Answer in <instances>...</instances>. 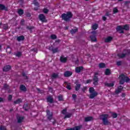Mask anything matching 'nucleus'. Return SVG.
Here are the masks:
<instances>
[{"mask_svg":"<svg viewBox=\"0 0 130 130\" xmlns=\"http://www.w3.org/2000/svg\"><path fill=\"white\" fill-rule=\"evenodd\" d=\"M49 50H50L53 53H56V52H58V48H55L53 47V46H51L49 47L48 48Z\"/></svg>","mask_w":130,"mask_h":130,"instance_id":"9b49d317","label":"nucleus"},{"mask_svg":"<svg viewBox=\"0 0 130 130\" xmlns=\"http://www.w3.org/2000/svg\"><path fill=\"white\" fill-rule=\"evenodd\" d=\"M67 109H65L62 110V114H64V115L67 114Z\"/></svg>","mask_w":130,"mask_h":130,"instance_id":"49530a36","label":"nucleus"},{"mask_svg":"<svg viewBox=\"0 0 130 130\" xmlns=\"http://www.w3.org/2000/svg\"><path fill=\"white\" fill-rule=\"evenodd\" d=\"M76 85L75 86V91H79L80 88H81V84L76 83Z\"/></svg>","mask_w":130,"mask_h":130,"instance_id":"5701e85b","label":"nucleus"},{"mask_svg":"<svg viewBox=\"0 0 130 130\" xmlns=\"http://www.w3.org/2000/svg\"><path fill=\"white\" fill-rule=\"evenodd\" d=\"M24 120V117H17V122L18 123H21L22 121Z\"/></svg>","mask_w":130,"mask_h":130,"instance_id":"4be33fe9","label":"nucleus"},{"mask_svg":"<svg viewBox=\"0 0 130 130\" xmlns=\"http://www.w3.org/2000/svg\"><path fill=\"white\" fill-rule=\"evenodd\" d=\"M4 101H5V100L2 98H0V103L4 102Z\"/></svg>","mask_w":130,"mask_h":130,"instance_id":"4d7b16f0","label":"nucleus"},{"mask_svg":"<svg viewBox=\"0 0 130 130\" xmlns=\"http://www.w3.org/2000/svg\"><path fill=\"white\" fill-rule=\"evenodd\" d=\"M11 70V66L10 65L4 67L3 69L4 72H9Z\"/></svg>","mask_w":130,"mask_h":130,"instance_id":"6ab92c4d","label":"nucleus"},{"mask_svg":"<svg viewBox=\"0 0 130 130\" xmlns=\"http://www.w3.org/2000/svg\"><path fill=\"white\" fill-rule=\"evenodd\" d=\"M23 107L24 110H25L26 111L29 110V107L28 106V104H24Z\"/></svg>","mask_w":130,"mask_h":130,"instance_id":"a878e982","label":"nucleus"},{"mask_svg":"<svg viewBox=\"0 0 130 130\" xmlns=\"http://www.w3.org/2000/svg\"><path fill=\"white\" fill-rule=\"evenodd\" d=\"M58 99L59 101H63V98H62V95H59L58 96Z\"/></svg>","mask_w":130,"mask_h":130,"instance_id":"58836bf2","label":"nucleus"},{"mask_svg":"<svg viewBox=\"0 0 130 130\" xmlns=\"http://www.w3.org/2000/svg\"><path fill=\"white\" fill-rule=\"evenodd\" d=\"M113 38L112 37H108L105 39V42L108 43L109 42H111L112 41Z\"/></svg>","mask_w":130,"mask_h":130,"instance_id":"f3484780","label":"nucleus"},{"mask_svg":"<svg viewBox=\"0 0 130 130\" xmlns=\"http://www.w3.org/2000/svg\"><path fill=\"white\" fill-rule=\"evenodd\" d=\"M113 13L114 14H116V13H118V10L117 8H115L113 9Z\"/></svg>","mask_w":130,"mask_h":130,"instance_id":"a19ab883","label":"nucleus"},{"mask_svg":"<svg viewBox=\"0 0 130 130\" xmlns=\"http://www.w3.org/2000/svg\"><path fill=\"white\" fill-rule=\"evenodd\" d=\"M47 102H49V103H53V99L51 97V96H49L47 98Z\"/></svg>","mask_w":130,"mask_h":130,"instance_id":"bb28decb","label":"nucleus"},{"mask_svg":"<svg viewBox=\"0 0 130 130\" xmlns=\"http://www.w3.org/2000/svg\"><path fill=\"white\" fill-rule=\"evenodd\" d=\"M122 89H123V87L122 86L120 85L118 87L117 89L115 90V94H119V93H121V91H122Z\"/></svg>","mask_w":130,"mask_h":130,"instance_id":"ddd939ff","label":"nucleus"},{"mask_svg":"<svg viewBox=\"0 0 130 130\" xmlns=\"http://www.w3.org/2000/svg\"><path fill=\"white\" fill-rule=\"evenodd\" d=\"M66 88L67 89H68V90H72V87H71L70 84H68Z\"/></svg>","mask_w":130,"mask_h":130,"instance_id":"de8ad7c7","label":"nucleus"},{"mask_svg":"<svg viewBox=\"0 0 130 130\" xmlns=\"http://www.w3.org/2000/svg\"><path fill=\"white\" fill-rule=\"evenodd\" d=\"M56 78H58V74L53 73L52 74V79H56Z\"/></svg>","mask_w":130,"mask_h":130,"instance_id":"cd10ccee","label":"nucleus"},{"mask_svg":"<svg viewBox=\"0 0 130 130\" xmlns=\"http://www.w3.org/2000/svg\"><path fill=\"white\" fill-rule=\"evenodd\" d=\"M12 98L13 97L12 96V95H9L8 96V101H11Z\"/></svg>","mask_w":130,"mask_h":130,"instance_id":"8fccbe9b","label":"nucleus"},{"mask_svg":"<svg viewBox=\"0 0 130 130\" xmlns=\"http://www.w3.org/2000/svg\"><path fill=\"white\" fill-rule=\"evenodd\" d=\"M60 60L61 62H67V59L66 57L61 56L60 58Z\"/></svg>","mask_w":130,"mask_h":130,"instance_id":"b1692460","label":"nucleus"},{"mask_svg":"<svg viewBox=\"0 0 130 130\" xmlns=\"http://www.w3.org/2000/svg\"><path fill=\"white\" fill-rule=\"evenodd\" d=\"M21 23H24V19H22L21 21Z\"/></svg>","mask_w":130,"mask_h":130,"instance_id":"69168bd1","label":"nucleus"},{"mask_svg":"<svg viewBox=\"0 0 130 130\" xmlns=\"http://www.w3.org/2000/svg\"><path fill=\"white\" fill-rule=\"evenodd\" d=\"M90 82H91V80H87V84L89 83H90Z\"/></svg>","mask_w":130,"mask_h":130,"instance_id":"0e129e2a","label":"nucleus"},{"mask_svg":"<svg viewBox=\"0 0 130 130\" xmlns=\"http://www.w3.org/2000/svg\"><path fill=\"white\" fill-rule=\"evenodd\" d=\"M108 114H102L100 116V118L103 121V123L104 125H109L111 124V123L108 121Z\"/></svg>","mask_w":130,"mask_h":130,"instance_id":"f257e3e1","label":"nucleus"},{"mask_svg":"<svg viewBox=\"0 0 130 130\" xmlns=\"http://www.w3.org/2000/svg\"><path fill=\"white\" fill-rule=\"evenodd\" d=\"M39 8V7L37 6V7H35L34 9L35 11H38Z\"/></svg>","mask_w":130,"mask_h":130,"instance_id":"13d9d810","label":"nucleus"},{"mask_svg":"<svg viewBox=\"0 0 130 130\" xmlns=\"http://www.w3.org/2000/svg\"><path fill=\"white\" fill-rule=\"evenodd\" d=\"M22 76L23 77H24L25 79H28V76L26 75V74L25 73H22Z\"/></svg>","mask_w":130,"mask_h":130,"instance_id":"3c124183","label":"nucleus"},{"mask_svg":"<svg viewBox=\"0 0 130 130\" xmlns=\"http://www.w3.org/2000/svg\"><path fill=\"white\" fill-rule=\"evenodd\" d=\"M13 109H11L10 110V112H12V111H13Z\"/></svg>","mask_w":130,"mask_h":130,"instance_id":"774afa93","label":"nucleus"},{"mask_svg":"<svg viewBox=\"0 0 130 130\" xmlns=\"http://www.w3.org/2000/svg\"><path fill=\"white\" fill-rule=\"evenodd\" d=\"M4 88L5 89V90H8V89H9V85H8L7 84H4Z\"/></svg>","mask_w":130,"mask_h":130,"instance_id":"a18cd8bd","label":"nucleus"},{"mask_svg":"<svg viewBox=\"0 0 130 130\" xmlns=\"http://www.w3.org/2000/svg\"><path fill=\"white\" fill-rule=\"evenodd\" d=\"M98 28V24H94L92 26V30H96Z\"/></svg>","mask_w":130,"mask_h":130,"instance_id":"473e14b6","label":"nucleus"},{"mask_svg":"<svg viewBox=\"0 0 130 130\" xmlns=\"http://www.w3.org/2000/svg\"><path fill=\"white\" fill-rule=\"evenodd\" d=\"M20 90L23 91V92H26L27 91V88L24 85H21L20 86Z\"/></svg>","mask_w":130,"mask_h":130,"instance_id":"a211bd4d","label":"nucleus"},{"mask_svg":"<svg viewBox=\"0 0 130 130\" xmlns=\"http://www.w3.org/2000/svg\"><path fill=\"white\" fill-rule=\"evenodd\" d=\"M121 97H125V94H124V93H122V94H121Z\"/></svg>","mask_w":130,"mask_h":130,"instance_id":"680f3d73","label":"nucleus"},{"mask_svg":"<svg viewBox=\"0 0 130 130\" xmlns=\"http://www.w3.org/2000/svg\"><path fill=\"white\" fill-rule=\"evenodd\" d=\"M46 112L48 119H49V120H51V119H52V116L53 115V114H52V112L50 113L49 110H47L46 111Z\"/></svg>","mask_w":130,"mask_h":130,"instance_id":"9d476101","label":"nucleus"},{"mask_svg":"<svg viewBox=\"0 0 130 130\" xmlns=\"http://www.w3.org/2000/svg\"><path fill=\"white\" fill-rule=\"evenodd\" d=\"M18 14L19 16H22L24 14V11L22 9H19L18 11Z\"/></svg>","mask_w":130,"mask_h":130,"instance_id":"c756f323","label":"nucleus"},{"mask_svg":"<svg viewBox=\"0 0 130 130\" xmlns=\"http://www.w3.org/2000/svg\"><path fill=\"white\" fill-rule=\"evenodd\" d=\"M93 120V117H86L84 119V121L87 122V121H91Z\"/></svg>","mask_w":130,"mask_h":130,"instance_id":"412c9836","label":"nucleus"},{"mask_svg":"<svg viewBox=\"0 0 130 130\" xmlns=\"http://www.w3.org/2000/svg\"><path fill=\"white\" fill-rule=\"evenodd\" d=\"M72 97H73V99H76V98H77V95L73 94Z\"/></svg>","mask_w":130,"mask_h":130,"instance_id":"6e6d98bb","label":"nucleus"},{"mask_svg":"<svg viewBox=\"0 0 130 130\" xmlns=\"http://www.w3.org/2000/svg\"><path fill=\"white\" fill-rule=\"evenodd\" d=\"M105 86H106L107 87H113V86H114V83H108L107 82H105Z\"/></svg>","mask_w":130,"mask_h":130,"instance_id":"aec40b11","label":"nucleus"},{"mask_svg":"<svg viewBox=\"0 0 130 130\" xmlns=\"http://www.w3.org/2000/svg\"><path fill=\"white\" fill-rule=\"evenodd\" d=\"M129 3H130V2H129V1H125V2H124V5H125V6H126V5H129Z\"/></svg>","mask_w":130,"mask_h":130,"instance_id":"5fc2aeb1","label":"nucleus"},{"mask_svg":"<svg viewBox=\"0 0 130 130\" xmlns=\"http://www.w3.org/2000/svg\"><path fill=\"white\" fill-rule=\"evenodd\" d=\"M110 74V70H109L108 69H107L105 71V75H109Z\"/></svg>","mask_w":130,"mask_h":130,"instance_id":"f704fd0d","label":"nucleus"},{"mask_svg":"<svg viewBox=\"0 0 130 130\" xmlns=\"http://www.w3.org/2000/svg\"><path fill=\"white\" fill-rule=\"evenodd\" d=\"M22 100L21 99H18L16 101L14 102V104H19L22 103Z\"/></svg>","mask_w":130,"mask_h":130,"instance_id":"393cba45","label":"nucleus"},{"mask_svg":"<svg viewBox=\"0 0 130 130\" xmlns=\"http://www.w3.org/2000/svg\"><path fill=\"white\" fill-rule=\"evenodd\" d=\"M62 20L66 21V22H69L71 20V18H73V14L71 12H68L66 13H63L61 16Z\"/></svg>","mask_w":130,"mask_h":130,"instance_id":"f03ea898","label":"nucleus"},{"mask_svg":"<svg viewBox=\"0 0 130 130\" xmlns=\"http://www.w3.org/2000/svg\"><path fill=\"white\" fill-rule=\"evenodd\" d=\"M130 55V50H124L123 51L122 53H119L117 54V56L119 58H124V57H126V56H128Z\"/></svg>","mask_w":130,"mask_h":130,"instance_id":"20e7f679","label":"nucleus"},{"mask_svg":"<svg viewBox=\"0 0 130 130\" xmlns=\"http://www.w3.org/2000/svg\"><path fill=\"white\" fill-rule=\"evenodd\" d=\"M72 75H73V72H72V71H66L63 74V76L66 78H69V77H71Z\"/></svg>","mask_w":130,"mask_h":130,"instance_id":"f8f14e48","label":"nucleus"},{"mask_svg":"<svg viewBox=\"0 0 130 130\" xmlns=\"http://www.w3.org/2000/svg\"><path fill=\"white\" fill-rule=\"evenodd\" d=\"M77 32H78V28L72 29L70 31V33L72 35L75 34V33H77Z\"/></svg>","mask_w":130,"mask_h":130,"instance_id":"7c9ffc66","label":"nucleus"},{"mask_svg":"<svg viewBox=\"0 0 130 130\" xmlns=\"http://www.w3.org/2000/svg\"><path fill=\"white\" fill-rule=\"evenodd\" d=\"M99 67L101 68H105V64L104 63H100L99 64Z\"/></svg>","mask_w":130,"mask_h":130,"instance_id":"e433bc0d","label":"nucleus"},{"mask_svg":"<svg viewBox=\"0 0 130 130\" xmlns=\"http://www.w3.org/2000/svg\"><path fill=\"white\" fill-rule=\"evenodd\" d=\"M0 130H7V127H6V126L2 125L0 127Z\"/></svg>","mask_w":130,"mask_h":130,"instance_id":"ea45409f","label":"nucleus"},{"mask_svg":"<svg viewBox=\"0 0 130 130\" xmlns=\"http://www.w3.org/2000/svg\"><path fill=\"white\" fill-rule=\"evenodd\" d=\"M119 78L121 80H123V81H125V82L126 83H127V82H129V80H130L129 78H128L127 76H125V75H124V74H122L121 75H120L119 76Z\"/></svg>","mask_w":130,"mask_h":130,"instance_id":"423d86ee","label":"nucleus"},{"mask_svg":"<svg viewBox=\"0 0 130 130\" xmlns=\"http://www.w3.org/2000/svg\"><path fill=\"white\" fill-rule=\"evenodd\" d=\"M91 34L92 35L90 36V38L91 41L93 42L97 41V39H96V34H97V32L95 31H92Z\"/></svg>","mask_w":130,"mask_h":130,"instance_id":"0eeeda50","label":"nucleus"},{"mask_svg":"<svg viewBox=\"0 0 130 130\" xmlns=\"http://www.w3.org/2000/svg\"><path fill=\"white\" fill-rule=\"evenodd\" d=\"M27 17H30V16H31V15H30V14H27Z\"/></svg>","mask_w":130,"mask_h":130,"instance_id":"338daca9","label":"nucleus"},{"mask_svg":"<svg viewBox=\"0 0 130 130\" xmlns=\"http://www.w3.org/2000/svg\"><path fill=\"white\" fill-rule=\"evenodd\" d=\"M48 12H49V10H48V9L46 8H44L43 9V12L44 13V14H48Z\"/></svg>","mask_w":130,"mask_h":130,"instance_id":"4c0bfd02","label":"nucleus"},{"mask_svg":"<svg viewBox=\"0 0 130 130\" xmlns=\"http://www.w3.org/2000/svg\"><path fill=\"white\" fill-rule=\"evenodd\" d=\"M32 4L36 6V7H39V3L37 2V0H34L32 2Z\"/></svg>","mask_w":130,"mask_h":130,"instance_id":"c85d7f7f","label":"nucleus"},{"mask_svg":"<svg viewBox=\"0 0 130 130\" xmlns=\"http://www.w3.org/2000/svg\"><path fill=\"white\" fill-rule=\"evenodd\" d=\"M56 38H57V37L55 36V35H51V39L54 40V39H56Z\"/></svg>","mask_w":130,"mask_h":130,"instance_id":"79ce46f5","label":"nucleus"},{"mask_svg":"<svg viewBox=\"0 0 130 130\" xmlns=\"http://www.w3.org/2000/svg\"><path fill=\"white\" fill-rule=\"evenodd\" d=\"M122 62L121 61H119L117 62V66H121Z\"/></svg>","mask_w":130,"mask_h":130,"instance_id":"603ef678","label":"nucleus"},{"mask_svg":"<svg viewBox=\"0 0 130 130\" xmlns=\"http://www.w3.org/2000/svg\"><path fill=\"white\" fill-rule=\"evenodd\" d=\"M125 82V81L122 80V79H121L120 80V85H123V84H124V82Z\"/></svg>","mask_w":130,"mask_h":130,"instance_id":"09e8293b","label":"nucleus"},{"mask_svg":"<svg viewBox=\"0 0 130 130\" xmlns=\"http://www.w3.org/2000/svg\"><path fill=\"white\" fill-rule=\"evenodd\" d=\"M116 30L120 34H122L124 33L123 30H125L126 31L129 30V26H128V24L124 25L123 27L122 25H119L117 27Z\"/></svg>","mask_w":130,"mask_h":130,"instance_id":"7ed1b4c3","label":"nucleus"},{"mask_svg":"<svg viewBox=\"0 0 130 130\" xmlns=\"http://www.w3.org/2000/svg\"><path fill=\"white\" fill-rule=\"evenodd\" d=\"M0 10L1 11H8V8L6 7V6H5V5H3V4H0Z\"/></svg>","mask_w":130,"mask_h":130,"instance_id":"dca6fc26","label":"nucleus"},{"mask_svg":"<svg viewBox=\"0 0 130 130\" xmlns=\"http://www.w3.org/2000/svg\"><path fill=\"white\" fill-rule=\"evenodd\" d=\"M107 18H106V17H105V16H103V21H105L106 20H107Z\"/></svg>","mask_w":130,"mask_h":130,"instance_id":"bf43d9fd","label":"nucleus"},{"mask_svg":"<svg viewBox=\"0 0 130 130\" xmlns=\"http://www.w3.org/2000/svg\"><path fill=\"white\" fill-rule=\"evenodd\" d=\"M83 69H84V67L82 66L76 67L75 69V72L76 73H81V71H82Z\"/></svg>","mask_w":130,"mask_h":130,"instance_id":"4468645a","label":"nucleus"},{"mask_svg":"<svg viewBox=\"0 0 130 130\" xmlns=\"http://www.w3.org/2000/svg\"><path fill=\"white\" fill-rule=\"evenodd\" d=\"M106 16L107 17H109V16H111V14H110V13H109V12H107L106 13Z\"/></svg>","mask_w":130,"mask_h":130,"instance_id":"864d4df0","label":"nucleus"},{"mask_svg":"<svg viewBox=\"0 0 130 130\" xmlns=\"http://www.w3.org/2000/svg\"><path fill=\"white\" fill-rule=\"evenodd\" d=\"M26 29H28V30H33L34 26H26Z\"/></svg>","mask_w":130,"mask_h":130,"instance_id":"c03bdc74","label":"nucleus"},{"mask_svg":"<svg viewBox=\"0 0 130 130\" xmlns=\"http://www.w3.org/2000/svg\"><path fill=\"white\" fill-rule=\"evenodd\" d=\"M97 75H98V73H95L93 78V80L94 81L93 85H94V86H97V85H98V82L99 81V78H98V76H97Z\"/></svg>","mask_w":130,"mask_h":130,"instance_id":"6e6552de","label":"nucleus"},{"mask_svg":"<svg viewBox=\"0 0 130 130\" xmlns=\"http://www.w3.org/2000/svg\"><path fill=\"white\" fill-rule=\"evenodd\" d=\"M72 115H73V114L72 113H69V114H67L65 115L64 117V119H66V118H70V117H71V116H72Z\"/></svg>","mask_w":130,"mask_h":130,"instance_id":"2f4dec72","label":"nucleus"},{"mask_svg":"<svg viewBox=\"0 0 130 130\" xmlns=\"http://www.w3.org/2000/svg\"><path fill=\"white\" fill-rule=\"evenodd\" d=\"M39 18L42 22L46 23L47 22V20H46V18H45V16H44V14H40L39 16Z\"/></svg>","mask_w":130,"mask_h":130,"instance_id":"1a4fd4ad","label":"nucleus"},{"mask_svg":"<svg viewBox=\"0 0 130 130\" xmlns=\"http://www.w3.org/2000/svg\"><path fill=\"white\" fill-rule=\"evenodd\" d=\"M89 91L90 93L89 95L90 99H94V98L98 95V92L95 91V89H94V88L93 87L89 88Z\"/></svg>","mask_w":130,"mask_h":130,"instance_id":"39448f33","label":"nucleus"},{"mask_svg":"<svg viewBox=\"0 0 130 130\" xmlns=\"http://www.w3.org/2000/svg\"><path fill=\"white\" fill-rule=\"evenodd\" d=\"M3 28L4 30H8V29H9V26L8 25V24H5L3 25Z\"/></svg>","mask_w":130,"mask_h":130,"instance_id":"72a5a7b5","label":"nucleus"},{"mask_svg":"<svg viewBox=\"0 0 130 130\" xmlns=\"http://www.w3.org/2000/svg\"><path fill=\"white\" fill-rule=\"evenodd\" d=\"M17 40L18 42H20V41H24V40H25V37H24V36L17 37Z\"/></svg>","mask_w":130,"mask_h":130,"instance_id":"2eb2a0df","label":"nucleus"},{"mask_svg":"<svg viewBox=\"0 0 130 130\" xmlns=\"http://www.w3.org/2000/svg\"><path fill=\"white\" fill-rule=\"evenodd\" d=\"M53 125H54V124H55L56 123V121L55 120H54L53 122H52Z\"/></svg>","mask_w":130,"mask_h":130,"instance_id":"052dcab7","label":"nucleus"},{"mask_svg":"<svg viewBox=\"0 0 130 130\" xmlns=\"http://www.w3.org/2000/svg\"><path fill=\"white\" fill-rule=\"evenodd\" d=\"M112 116L113 118H116L117 117V114L116 113H113L112 114Z\"/></svg>","mask_w":130,"mask_h":130,"instance_id":"37998d69","label":"nucleus"},{"mask_svg":"<svg viewBox=\"0 0 130 130\" xmlns=\"http://www.w3.org/2000/svg\"><path fill=\"white\" fill-rule=\"evenodd\" d=\"M16 56L17 57H20V56H22V52H17L16 54H15Z\"/></svg>","mask_w":130,"mask_h":130,"instance_id":"c9c22d12","label":"nucleus"},{"mask_svg":"<svg viewBox=\"0 0 130 130\" xmlns=\"http://www.w3.org/2000/svg\"><path fill=\"white\" fill-rule=\"evenodd\" d=\"M55 42H57V43H59V42H60V40H57L55 41Z\"/></svg>","mask_w":130,"mask_h":130,"instance_id":"e2e57ef3","label":"nucleus"}]
</instances>
